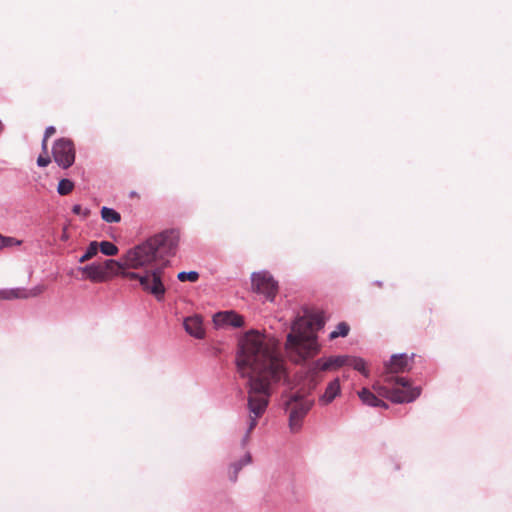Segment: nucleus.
Masks as SVG:
<instances>
[{"instance_id":"nucleus-16","label":"nucleus","mask_w":512,"mask_h":512,"mask_svg":"<svg viewBox=\"0 0 512 512\" xmlns=\"http://www.w3.org/2000/svg\"><path fill=\"white\" fill-rule=\"evenodd\" d=\"M252 456L250 452H245V454L237 461L232 462L228 468V477L230 481L236 482L238 478L239 472L243 469V467L251 464Z\"/></svg>"},{"instance_id":"nucleus-28","label":"nucleus","mask_w":512,"mask_h":512,"mask_svg":"<svg viewBox=\"0 0 512 512\" xmlns=\"http://www.w3.org/2000/svg\"><path fill=\"white\" fill-rule=\"evenodd\" d=\"M55 132H56V129H55V127H54V126H48V127L45 129L44 137H45V138H49V137H51Z\"/></svg>"},{"instance_id":"nucleus-2","label":"nucleus","mask_w":512,"mask_h":512,"mask_svg":"<svg viewBox=\"0 0 512 512\" xmlns=\"http://www.w3.org/2000/svg\"><path fill=\"white\" fill-rule=\"evenodd\" d=\"M325 320L322 312L305 309L291 325L285 343L288 358L295 364L304 363L320 351L317 331L323 328Z\"/></svg>"},{"instance_id":"nucleus-22","label":"nucleus","mask_w":512,"mask_h":512,"mask_svg":"<svg viewBox=\"0 0 512 512\" xmlns=\"http://www.w3.org/2000/svg\"><path fill=\"white\" fill-rule=\"evenodd\" d=\"M349 330H350V327L349 325L346 323V322H340L337 326H336V329L333 330L330 334H329V338L331 340L333 339H336L338 337H345L348 335L349 333Z\"/></svg>"},{"instance_id":"nucleus-6","label":"nucleus","mask_w":512,"mask_h":512,"mask_svg":"<svg viewBox=\"0 0 512 512\" xmlns=\"http://www.w3.org/2000/svg\"><path fill=\"white\" fill-rule=\"evenodd\" d=\"M284 397L285 408L289 411V427L292 432H297L301 428L302 420L314 402L299 391L287 393Z\"/></svg>"},{"instance_id":"nucleus-29","label":"nucleus","mask_w":512,"mask_h":512,"mask_svg":"<svg viewBox=\"0 0 512 512\" xmlns=\"http://www.w3.org/2000/svg\"><path fill=\"white\" fill-rule=\"evenodd\" d=\"M47 139L48 138H43V141H42V148L45 150L47 148Z\"/></svg>"},{"instance_id":"nucleus-21","label":"nucleus","mask_w":512,"mask_h":512,"mask_svg":"<svg viewBox=\"0 0 512 512\" xmlns=\"http://www.w3.org/2000/svg\"><path fill=\"white\" fill-rule=\"evenodd\" d=\"M106 256H114L118 253V247L110 241H102L98 243V250Z\"/></svg>"},{"instance_id":"nucleus-8","label":"nucleus","mask_w":512,"mask_h":512,"mask_svg":"<svg viewBox=\"0 0 512 512\" xmlns=\"http://www.w3.org/2000/svg\"><path fill=\"white\" fill-rule=\"evenodd\" d=\"M52 154L54 161L63 169L73 165L75 161V148L70 139L60 138L55 141Z\"/></svg>"},{"instance_id":"nucleus-1","label":"nucleus","mask_w":512,"mask_h":512,"mask_svg":"<svg viewBox=\"0 0 512 512\" xmlns=\"http://www.w3.org/2000/svg\"><path fill=\"white\" fill-rule=\"evenodd\" d=\"M236 365L240 376L248 378L249 416L241 439V446L245 448L258 419L268 407L273 390L286 381L288 374L278 342L254 330L245 333L239 340Z\"/></svg>"},{"instance_id":"nucleus-12","label":"nucleus","mask_w":512,"mask_h":512,"mask_svg":"<svg viewBox=\"0 0 512 512\" xmlns=\"http://www.w3.org/2000/svg\"><path fill=\"white\" fill-rule=\"evenodd\" d=\"M43 289L41 287H35L27 292L22 288H6L0 289V301L1 300H14V299H24L28 297H34L39 295Z\"/></svg>"},{"instance_id":"nucleus-25","label":"nucleus","mask_w":512,"mask_h":512,"mask_svg":"<svg viewBox=\"0 0 512 512\" xmlns=\"http://www.w3.org/2000/svg\"><path fill=\"white\" fill-rule=\"evenodd\" d=\"M72 212L76 215H81L83 216L84 218L88 217L89 214H90V210L89 209H83L81 205L79 204H75L73 207H72Z\"/></svg>"},{"instance_id":"nucleus-4","label":"nucleus","mask_w":512,"mask_h":512,"mask_svg":"<svg viewBox=\"0 0 512 512\" xmlns=\"http://www.w3.org/2000/svg\"><path fill=\"white\" fill-rule=\"evenodd\" d=\"M410 369L409 357L406 354L392 355L388 364H386V373L384 381L389 385H397L389 390H385V397L394 403H410L419 397L421 390L419 387H412L409 380L404 377H398L394 374L405 372Z\"/></svg>"},{"instance_id":"nucleus-10","label":"nucleus","mask_w":512,"mask_h":512,"mask_svg":"<svg viewBox=\"0 0 512 512\" xmlns=\"http://www.w3.org/2000/svg\"><path fill=\"white\" fill-rule=\"evenodd\" d=\"M105 281L115 277L121 276L127 279L125 273H133L125 264L124 255L121 257L120 261L114 259H106L100 263Z\"/></svg>"},{"instance_id":"nucleus-14","label":"nucleus","mask_w":512,"mask_h":512,"mask_svg":"<svg viewBox=\"0 0 512 512\" xmlns=\"http://www.w3.org/2000/svg\"><path fill=\"white\" fill-rule=\"evenodd\" d=\"M78 271L84 274L85 278L91 282L101 283L105 282V277L100 263L94 262L86 266L78 268Z\"/></svg>"},{"instance_id":"nucleus-24","label":"nucleus","mask_w":512,"mask_h":512,"mask_svg":"<svg viewBox=\"0 0 512 512\" xmlns=\"http://www.w3.org/2000/svg\"><path fill=\"white\" fill-rule=\"evenodd\" d=\"M177 278L181 282L190 281V282H196L199 278V274L196 271H182L178 273Z\"/></svg>"},{"instance_id":"nucleus-9","label":"nucleus","mask_w":512,"mask_h":512,"mask_svg":"<svg viewBox=\"0 0 512 512\" xmlns=\"http://www.w3.org/2000/svg\"><path fill=\"white\" fill-rule=\"evenodd\" d=\"M253 289L273 301L278 291V283L267 271L255 272L251 276Z\"/></svg>"},{"instance_id":"nucleus-7","label":"nucleus","mask_w":512,"mask_h":512,"mask_svg":"<svg viewBox=\"0 0 512 512\" xmlns=\"http://www.w3.org/2000/svg\"><path fill=\"white\" fill-rule=\"evenodd\" d=\"M349 356H330L328 358H319L309 363L306 367V376L310 382L315 385L320 380V372L336 370L344 365H347Z\"/></svg>"},{"instance_id":"nucleus-5","label":"nucleus","mask_w":512,"mask_h":512,"mask_svg":"<svg viewBox=\"0 0 512 512\" xmlns=\"http://www.w3.org/2000/svg\"><path fill=\"white\" fill-rule=\"evenodd\" d=\"M127 279L138 281L141 289L152 295L158 302L164 301L166 294V275L164 268L157 266L155 268L146 269L143 272L125 273Z\"/></svg>"},{"instance_id":"nucleus-17","label":"nucleus","mask_w":512,"mask_h":512,"mask_svg":"<svg viewBox=\"0 0 512 512\" xmlns=\"http://www.w3.org/2000/svg\"><path fill=\"white\" fill-rule=\"evenodd\" d=\"M358 396L361 399V401L368 406L388 408V405L384 401L377 398L367 388H363L362 390H360L358 392Z\"/></svg>"},{"instance_id":"nucleus-19","label":"nucleus","mask_w":512,"mask_h":512,"mask_svg":"<svg viewBox=\"0 0 512 512\" xmlns=\"http://www.w3.org/2000/svg\"><path fill=\"white\" fill-rule=\"evenodd\" d=\"M347 365L351 366L353 369L362 373L366 377L369 375L368 370L366 369V362L362 358L349 356Z\"/></svg>"},{"instance_id":"nucleus-20","label":"nucleus","mask_w":512,"mask_h":512,"mask_svg":"<svg viewBox=\"0 0 512 512\" xmlns=\"http://www.w3.org/2000/svg\"><path fill=\"white\" fill-rule=\"evenodd\" d=\"M98 253V242L92 241L89 243L85 253L79 258V263H84L94 256H96Z\"/></svg>"},{"instance_id":"nucleus-23","label":"nucleus","mask_w":512,"mask_h":512,"mask_svg":"<svg viewBox=\"0 0 512 512\" xmlns=\"http://www.w3.org/2000/svg\"><path fill=\"white\" fill-rule=\"evenodd\" d=\"M74 188V183L69 179H61L57 186V192L60 195H68L72 192Z\"/></svg>"},{"instance_id":"nucleus-26","label":"nucleus","mask_w":512,"mask_h":512,"mask_svg":"<svg viewBox=\"0 0 512 512\" xmlns=\"http://www.w3.org/2000/svg\"><path fill=\"white\" fill-rule=\"evenodd\" d=\"M14 244H17L19 245L20 244V241L14 239V238H11V237H2L1 236V240H0V248L2 247H7V246H11V245H14Z\"/></svg>"},{"instance_id":"nucleus-3","label":"nucleus","mask_w":512,"mask_h":512,"mask_svg":"<svg viewBox=\"0 0 512 512\" xmlns=\"http://www.w3.org/2000/svg\"><path fill=\"white\" fill-rule=\"evenodd\" d=\"M180 233L176 229L165 230L129 249L124 254L129 269L154 268L153 264L176 253Z\"/></svg>"},{"instance_id":"nucleus-11","label":"nucleus","mask_w":512,"mask_h":512,"mask_svg":"<svg viewBox=\"0 0 512 512\" xmlns=\"http://www.w3.org/2000/svg\"><path fill=\"white\" fill-rule=\"evenodd\" d=\"M213 323L217 328L231 326L240 328L244 324L243 317L234 311L218 312L213 316Z\"/></svg>"},{"instance_id":"nucleus-30","label":"nucleus","mask_w":512,"mask_h":512,"mask_svg":"<svg viewBox=\"0 0 512 512\" xmlns=\"http://www.w3.org/2000/svg\"><path fill=\"white\" fill-rule=\"evenodd\" d=\"M62 238H63V239H67V235H66V234H64V235L62 236Z\"/></svg>"},{"instance_id":"nucleus-27","label":"nucleus","mask_w":512,"mask_h":512,"mask_svg":"<svg viewBox=\"0 0 512 512\" xmlns=\"http://www.w3.org/2000/svg\"><path fill=\"white\" fill-rule=\"evenodd\" d=\"M51 162L49 157L39 156L37 159V165L39 167H46Z\"/></svg>"},{"instance_id":"nucleus-15","label":"nucleus","mask_w":512,"mask_h":512,"mask_svg":"<svg viewBox=\"0 0 512 512\" xmlns=\"http://www.w3.org/2000/svg\"><path fill=\"white\" fill-rule=\"evenodd\" d=\"M340 393V381L338 378H335L328 383L324 393L319 397V404L322 406L330 404Z\"/></svg>"},{"instance_id":"nucleus-13","label":"nucleus","mask_w":512,"mask_h":512,"mask_svg":"<svg viewBox=\"0 0 512 512\" xmlns=\"http://www.w3.org/2000/svg\"><path fill=\"white\" fill-rule=\"evenodd\" d=\"M184 328H185V331L197 338V339H202L205 335V331H204V328H203V323H202V319L199 315H193V316H189L187 318L184 319Z\"/></svg>"},{"instance_id":"nucleus-18","label":"nucleus","mask_w":512,"mask_h":512,"mask_svg":"<svg viewBox=\"0 0 512 512\" xmlns=\"http://www.w3.org/2000/svg\"><path fill=\"white\" fill-rule=\"evenodd\" d=\"M101 217L107 223H118L121 221L120 213L109 207H102Z\"/></svg>"}]
</instances>
